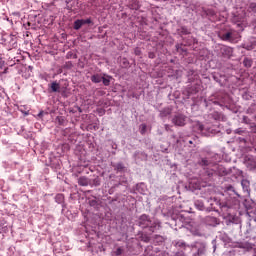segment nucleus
<instances>
[{
	"instance_id": "28",
	"label": "nucleus",
	"mask_w": 256,
	"mask_h": 256,
	"mask_svg": "<svg viewBox=\"0 0 256 256\" xmlns=\"http://www.w3.org/2000/svg\"><path fill=\"white\" fill-rule=\"evenodd\" d=\"M163 1H167V0H163Z\"/></svg>"
},
{
	"instance_id": "10",
	"label": "nucleus",
	"mask_w": 256,
	"mask_h": 256,
	"mask_svg": "<svg viewBox=\"0 0 256 256\" xmlns=\"http://www.w3.org/2000/svg\"><path fill=\"white\" fill-rule=\"evenodd\" d=\"M103 77H101V75L99 74H95L93 76H91V81L92 83H101Z\"/></svg>"
},
{
	"instance_id": "20",
	"label": "nucleus",
	"mask_w": 256,
	"mask_h": 256,
	"mask_svg": "<svg viewBox=\"0 0 256 256\" xmlns=\"http://www.w3.org/2000/svg\"><path fill=\"white\" fill-rule=\"evenodd\" d=\"M242 47L243 49H246V51H252L253 49V45L243 44Z\"/></svg>"
},
{
	"instance_id": "16",
	"label": "nucleus",
	"mask_w": 256,
	"mask_h": 256,
	"mask_svg": "<svg viewBox=\"0 0 256 256\" xmlns=\"http://www.w3.org/2000/svg\"><path fill=\"white\" fill-rule=\"evenodd\" d=\"M102 82L105 87H109V85H111V80L109 78L102 77Z\"/></svg>"
},
{
	"instance_id": "24",
	"label": "nucleus",
	"mask_w": 256,
	"mask_h": 256,
	"mask_svg": "<svg viewBox=\"0 0 256 256\" xmlns=\"http://www.w3.org/2000/svg\"><path fill=\"white\" fill-rule=\"evenodd\" d=\"M58 121H59V123H60V125H61V123H62V120H61V118H58Z\"/></svg>"
},
{
	"instance_id": "5",
	"label": "nucleus",
	"mask_w": 256,
	"mask_h": 256,
	"mask_svg": "<svg viewBox=\"0 0 256 256\" xmlns=\"http://www.w3.org/2000/svg\"><path fill=\"white\" fill-rule=\"evenodd\" d=\"M216 173L217 175H219L220 177H225V175H227V169L223 166H218L216 169Z\"/></svg>"
},
{
	"instance_id": "14",
	"label": "nucleus",
	"mask_w": 256,
	"mask_h": 256,
	"mask_svg": "<svg viewBox=\"0 0 256 256\" xmlns=\"http://www.w3.org/2000/svg\"><path fill=\"white\" fill-rule=\"evenodd\" d=\"M123 248H121V247H118L114 252H113V255L114 256H121V255H123Z\"/></svg>"
},
{
	"instance_id": "6",
	"label": "nucleus",
	"mask_w": 256,
	"mask_h": 256,
	"mask_svg": "<svg viewBox=\"0 0 256 256\" xmlns=\"http://www.w3.org/2000/svg\"><path fill=\"white\" fill-rule=\"evenodd\" d=\"M78 185L81 187H87L89 185V179L85 176H82L78 179Z\"/></svg>"
},
{
	"instance_id": "9",
	"label": "nucleus",
	"mask_w": 256,
	"mask_h": 256,
	"mask_svg": "<svg viewBox=\"0 0 256 256\" xmlns=\"http://www.w3.org/2000/svg\"><path fill=\"white\" fill-rule=\"evenodd\" d=\"M50 87L53 93H58L59 89H61V85H59L57 82H52Z\"/></svg>"
},
{
	"instance_id": "23",
	"label": "nucleus",
	"mask_w": 256,
	"mask_h": 256,
	"mask_svg": "<svg viewBox=\"0 0 256 256\" xmlns=\"http://www.w3.org/2000/svg\"><path fill=\"white\" fill-rule=\"evenodd\" d=\"M6 73H9V68H5L4 71L2 72L3 75H6Z\"/></svg>"
},
{
	"instance_id": "27",
	"label": "nucleus",
	"mask_w": 256,
	"mask_h": 256,
	"mask_svg": "<svg viewBox=\"0 0 256 256\" xmlns=\"http://www.w3.org/2000/svg\"><path fill=\"white\" fill-rule=\"evenodd\" d=\"M136 55H139V52H138V51H136Z\"/></svg>"
},
{
	"instance_id": "25",
	"label": "nucleus",
	"mask_w": 256,
	"mask_h": 256,
	"mask_svg": "<svg viewBox=\"0 0 256 256\" xmlns=\"http://www.w3.org/2000/svg\"><path fill=\"white\" fill-rule=\"evenodd\" d=\"M200 209H203V205H200Z\"/></svg>"
},
{
	"instance_id": "1",
	"label": "nucleus",
	"mask_w": 256,
	"mask_h": 256,
	"mask_svg": "<svg viewBox=\"0 0 256 256\" xmlns=\"http://www.w3.org/2000/svg\"><path fill=\"white\" fill-rule=\"evenodd\" d=\"M151 225V218H149L148 215L143 214L139 218V227H142V229H147Z\"/></svg>"
},
{
	"instance_id": "11",
	"label": "nucleus",
	"mask_w": 256,
	"mask_h": 256,
	"mask_svg": "<svg viewBox=\"0 0 256 256\" xmlns=\"http://www.w3.org/2000/svg\"><path fill=\"white\" fill-rule=\"evenodd\" d=\"M243 65L244 67H251L253 65V60L249 58H244Z\"/></svg>"
},
{
	"instance_id": "13",
	"label": "nucleus",
	"mask_w": 256,
	"mask_h": 256,
	"mask_svg": "<svg viewBox=\"0 0 256 256\" xmlns=\"http://www.w3.org/2000/svg\"><path fill=\"white\" fill-rule=\"evenodd\" d=\"M176 247H179L180 249H187V244L183 241H178L176 243Z\"/></svg>"
},
{
	"instance_id": "8",
	"label": "nucleus",
	"mask_w": 256,
	"mask_h": 256,
	"mask_svg": "<svg viewBox=\"0 0 256 256\" xmlns=\"http://www.w3.org/2000/svg\"><path fill=\"white\" fill-rule=\"evenodd\" d=\"M178 32L180 35H191V30H189L186 26H182L180 29H178Z\"/></svg>"
},
{
	"instance_id": "15",
	"label": "nucleus",
	"mask_w": 256,
	"mask_h": 256,
	"mask_svg": "<svg viewBox=\"0 0 256 256\" xmlns=\"http://www.w3.org/2000/svg\"><path fill=\"white\" fill-rule=\"evenodd\" d=\"M199 165H201L202 167H207L209 165V160H207V158H202L199 162Z\"/></svg>"
},
{
	"instance_id": "3",
	"label": "nucleus",
	"mask_w": 256,
	"mask_h": 256,
	"mask_svg": "<svg viewBox=\"0 0 256 256\" xmlns=\"http://www.w3.org/2000/svg\"><path fill=\"white\" fill-rule=\"evenodd\" d=\"M174 125H177L178 127H183L185 125V116L184 115H176L172 119Z\"/></svg>"
},
{
	"instance_id": "18",
	"label": "nucleus",
	"mask_w": 256,
	"mask_h": 256,
	"mask_svg": "<svg viewBox=\"0 0 256 256\" xmlns=\"http://www.w3.org/2000/svg\"><path fill=\"white\" fill-rule=\"evenodd\" d=\"M63 199H65V197L63 196V194H57V195H56V201H57V203H63Z\"/></svg>"
},
{
	"instance_id": "2",
	"label": "nucleus",
	"mask_w": 256,
	"mask_h": 256,
	"mask_svg": "<svg viewBox=\"0 0 256 256\" xmlns=\"http://www.w3.org/2000/svg\"><path fill=\"white\" fill-rule=\"evenodd\" d=\"M222 41H229L230 43H233L235 41V31L231 30L225 34H222L221 36Z\"/></svg>"
},
{
	"instance_id": "22",
	"label": "nucleus",
	"mask_w": 256,
	"mask_h": 256,
	"mask_svg": "<svg viewBox=\"0 0 256 256\" xmlns=\"http://www.w3.org/2000/svg\"><path fill=\"white\" fill-rule=\"evenodd\" d=\"M148 57H149V59H155V53L150 52V53L148 54Z\"/></svg>"
},
{
	"instance_id": "7",
	"label": "nucleus",
	"mask_w": 256,
	"mask_h": 256,
	"mask_svg": "<svg viewBox=\"0 0 256 256\" xmlns=\"http://www.w3.org/2000/svg\"><path fill=\"white\" fill-rule=\"evenodd\" d=\"M113 167L118 173H123V171H125V164H123L122 162L114 164Z\"/></svg>"
},
{
	"instance_id": "4",
	"label": "nucleus",
	"mask_w": 256,
	"mask_h": 256,
	"mask_svg": "<svg viewBox=\"0 0 256 256\" xmlns=\"http://www.w3.org/2000/svg\"><path fill=\"white\" fill-rule=\"evenodd\" d=\"M221 53L224 55V57H231V55H233V48L229 46H223L221 48Z\"/></svg>"
},
{
	"instance_id": "29",
	"label": "nucleus",
	"mask_w": 256,
	"mask_h": 256,
	"mask_svg": "<svg viewBox=\"0 0 256 256\" xmlns=\"http://www.w3.org/2000/svg\"><path fill=\"white\" fill-rule=\"evenodd\" d=\"M0 61H1V57H0Z\"/></svg>"
},
{
	"instance_id": "12",
	"label": "nucleus",
	"mask_w": 256,
	"mask_h": 256,
	"mask_svg": "<svg viewBox=\"0 0 256 256\" xmlns=\"http://www.w3.org/2000/svg\"><path fill=\"white\" fill-rule=\"evenodd\" d=\"M81 27H83V25L81 24V20H76L74 22V29H75V31H79V29H81Z\"/></svg>"
},
{
	"instance_id": "26",
	"label": "nucleus",
	"mask_w": 256,
	"mask_h": 256,
	"mask_svg": "<svg viewBox=\"0 0 256 256\" xmlns=\"http://www.w3.org/2000/svg\"><path fill=\"white\" fill-rule=\"evenodd\" d=\"M198 255H201V252L198 250Z\"/></svg>"
},
{
	"instance_id": "21",
	"label": "nucleus",
	"mask_w": 256,
	"mask_h": 256,
	"mask_svg": "<svg viewBox=\"0 0 256 256\" xmlns=\"http://www.w3.org/2000/svg\"><path fill=\"white\" fill-rule=\"evenodd\" d=\"M196 127H197L198 131H204V129H205V126H203V124H201V123H198L196 125Z\"/></svg>"
},
{
	"instance_id": "17",
	"label": "nucleus",
	"mask_w": 256,
	"mask_h": 256,
	"mask_svg": "<svg viewBox=\"0 0 256 256\" xmlns=\"http://www.w3.org/2000/svg\"><path fill=\"white\" fill-rule=\"evenodd\" d=\"M146 132H147V125L146 124H142L140 126V133H141V135H145Z\"/></svg>"
},
{
	"instance_id": "19",
	"label": "nucleus",
	"mask_w": 256,
	"mask_h": 256,
	"mask_svg": "<svg viewBox=\"0 0 256 256\" xmlns=\"http://www.w3.org/2000/svg\"><path fill=\"white\" fill-rule=\"evenodd\" d=\"M80 22H81V24H82V26L83 25H90V23H91V19H80Z\"/></svg>"
}]
</instances>
